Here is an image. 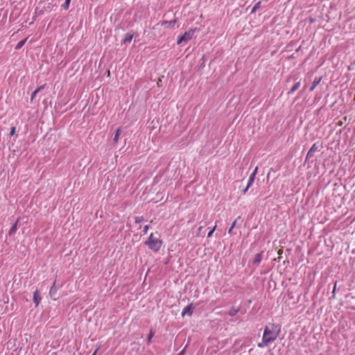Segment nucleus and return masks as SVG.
Segmentation results:
<instances>
[{
	"mask_svg": "<svg viewBox=\"0 0 355 355\" xmlns=\"http://www.w3.org/2000/svg\"><path fill=\"white\" fill-rule=\"evenodd\" d=\"M43 88H44V86H40V87H39L37 89H36L33 92V94H32V95H31V101H33V100L35 98V96H36L37 94L39 92H40L42 89H43Z\"/></svg>",
	"mask_w": 355,
	"mask_h": 355,
	"instance_id": "f8f14e48",
	"label": "nucleus"
},
{
	"mask_svg": "<svg viewBox=\"0 0 355 355\" xmlns=\"http://www.w3.org/2000/svg\"><path fill=\"white\" fill-rule=\"evenodd\" d=\"M26 40H27V38H25L24 40H22L20 42H19L18 44L15 46V49L16 50L20 49L24 45Z\"/></svg>",
	"mask_w": 355,
	"mask_h": 355,
	"instance_id": "ddd939ff",
	"label": "nucleus"
},
{
	"mask_svg": "<svg viewBox=\"0 0 355 355\" xmlns=\"http://www.w3.org/2000/svg\"><path fill=\"white\" fill-rule=\"evenodd\" d=\"M203 217L205 219H207L208 217V214H205Z\"/></svg>",
	"mask_w": 355,
	"mask_h": 355,
	"instance_id": "7c9ffc66",
	"label": "nucleus"
},
{
	"mask_svg": "<svg viewBox=\"0 0 355 355\" xmlns=\"http://www.w3.org/2000/svg\"><path fill=\"white\" fill-rule=\"evenodd\" d=\"M52 293H54V291H53V287L50 289V291H49L50 295H51Z\"/></svg>",
	"mask_w": 355,
	"mask_h": 355,
	"instance_id": "c756f323",
	"label": "nucleus"
},
{
	"mask_svg": "<svg viewBox=\"0 0 355 355\" xmlns=\"http://www.w3.org/2000/svg\"><path fill=\"white\" fill-rule=\"evenodd\" d=\"M132 38H133V35H132L130 33H127L125 36L123 43V44H125L127 42L130 43L131 42V40H132Z\"/></svg>",
	"mask_w": 355,
	"mask_h": 355,
	"instance_id": "9d476101",
	"label": "nucleus"
},
{
	"mask_svg": "<svg viewBox=\"0 0 355 355\" xmlns=\"http://www.w3.org/2000/svg\"><path fill=\"white\" fill-rule=\"evenodd\" d=\"M238 312V310L234 309V308H232L229 311V315H231V316H234Z\"/></svg>",
	"mask_w": 355,
	"mask_h": 355,
	"instance_id": "6ab92c4d",
	"label": "nucleus"
},
{
	"mask_svg": "<svg viewBox=\"0 0 355 355\" xmlns=\"http://www.w3.org/2000/svg\"><path fill=\"white\" fill-rule=\"evenodd\" d=\"M70 1H71V0H65V8H64L65 9H67V8H68L69 5V3H70Z\"/></svg>",
	"mask_w": 355,
	"mask_h": 355,
	"instance_id": "bb28decb",
	"label": "nucleus"
},
{
	"mask_svg": "<svg viewBox=\"0 0 355 355\" xmlns=\"http://www.w3.org/2000/svg\"><path fill=\"white\" fill-rule=\"evenodd\" d=\"M336 285L335 284V286H334V291H335V290H336Z\"/></svg>",
	"mask_w": 355,
	"mask_h": 355,
	"instance_id": "473e14b6",
	"label": "nucleus"
},
{
	"mask_svg": "<svg viewBox=\"0 0 355 355\" xmlns=\"http://www.w3.org/2000/svg\"><path fill=\"white\" fill-rule=\"evenodd\" d=\"M196 32V28H190L187 31L184 32V33L178 37L177 44L180 45L183 42H187L191 40Z\"/></svg>",
	"mask_w": 355,
	"mask_h": 355,
	"instance_id": "7ed1b4c3",
	"label": "nucleus"
},
{
	"mask_svg": "<svg viewBox=\"0 0 355 355\" xmlns=\"http://www.w3.org/2000/svg\"><path fill=\"white\" fill-rule=\"evenodd\" d=\"M153 336H154V332L152 330H150L149 332V334L148 336V338H147V341H148V344L150 343Z\"/></svg>",
	"mask_w": 355,
	"mask_h": 355,
	"instance_id": "a211bd4d",
	"label": "nucleus"
},
{
	"mask_svg": "<svg viewBox=\"0 0 355 355\" xmlns=\"http://www.w3.org/2000/svg\"><path fill=\"white\" fill-rule=\"evenodd\" d=\"M10 135L13 136L15 134V127H12L10 129Z\"/></svg>",
	"mask_w": 355,
	"mask_h": 355,
	"instance_id": "b1692460",
	"label": "nucleus"
},
{
	"mask_svg": "<svg viewBox=\"0 0 355 355\" xmlns=\"http://www.w3.org/2000/svg\"><path fill=\"white\" fill-rule=\"evenodd\" d=\"M207 225V223L205 222L203 225H200L198 230L197 235L200 236L204 226Z\"/></svg>",
	"mask_w": 355,
	"mask_h": 355,
	"instance_id": "412c9836",
	"label": "nucleus"
},
{
	"mask_svg": "<svg viewBox=\"0 0 355 355\" xmlns=\"http://www.w3.org/2000/svg\"><path fill=\"white\" fill-rule=\"evenodd\" d=\"M98 351V349L95 350V352H94V354L92 355H96V352Z\"/></svg>",
	"mask_w": 355,
	"mask_h": 355,
	"instance_id": "2f4dec72",
	"label": "nucleus"
},
{
	"mask_svg": "<svg viewBox=\"0 0 355 355\" xmlns=\"http://www.w3.org/2000/svg\"><path fill=\"white\" fill-rule=\"evenodd\" d=\"M322 80V77L315 78L313 82V85L310 88V91H313L315 88L320 84V81Z\"/></svg>",
	"mask_w": 355,
	"mask_h": 355,
	"instance_id": "0eeeda50",
	"label": "nucleus"
},
{
	"mask_svg": "<svg viewBox=\"0 0 355 355\" xmlns=\"http://www.w3.org/2000/svg\"><path fill=\"white\" fill-rule=\"evenodd\" d=\"M144 220L143 216H136L135 217V222L136 223H139Z\"/></svg>",
	"mask_w": 355,
	"mask_h": 355,
	"instance_id": "aec40b11",
	"label": "nucleus"
},
{
	"mask_svg": "<svg viewBox=\"0 0 355 355\" xmlns=\"http://www.w3.org/2000/svg\"><path fill=\"white\" fill-rule=\"evenodd\" d=\"M216 228V225H215L214 227L208 232V234H207L208 237H211L212 236Z\"/></svg>",
	"mask_w": 355,
	"mask_h": 355,
	"instance_id": "4be33fe9",
	"label": "nucleus"
},
{
	"mask_svg": "<svg viewBox=\"0 0 355 355\" xmlns=\"http://www.w3.org/2000/svg\"><path fill=\"white\" fill-rule=\"evenodd\" d=\"M261 1H258L252 8V10H251V13H254L256 12L257 10H258L259 8H260V6H261Z\"/></svg>",
	"mask_w": 355,
	"mask_h": 355,
	"instance_id": "dca6fc26",
	"label": "nucleus"
},
{
	"mask_svg": "<svg viewBox=\"0 0 355 355\" xmlns=\"http://www.w3.org/2000/svg\"><path fill=\"white\" fill-rule=\"evenodd\" d=\"M235 225H236V220H234V221L233 222V223L232 224V225H231L230 228L228 230V233H229V234H231V233H232V231L233 228L234 227Z\"/></svg>",
	"mask_w": 355,
	"mask_h": 355,
	"instance_id": "5701e85b",
	"label": "nucleus"
},
{
	"mask_svg": "<svg viewBox=\"0 0 355 355\" xmlns=\"http://www.w3.org/2000/svg\"><path fill=\"white\" fill-rule=\"evenodd\" d=\"M17 223H18V220L15 222V223L10 229V230L8 232L9 235H12L15 233V232L17 231Z\"/></svg>",
	"mask_w": 355,
	"mask_h": 355,
	"instance_id": "9b49d317",
	"label": "nucleus"
},
{
	"mask_svg": "<svg viewBox=\"0 0 355 355\" xmlns=\"http://www.w3.org/2000/svg\"><path fill=\"white\" fill-rule=\"evenodd\" d=\"M280 331L281 327L278 324L272 323L266 325L264 327L261 343H259L257 346L259 348L266 347L277 338Z\"/></svg>",
	"mask_w": 355,
	"mask_h": 355,
	"instance_id": "f257e3e1",
	"label": "nucleus"
},
{
	"mask_svg": "<svg viewBox=\"0 0 355 355\" xmlns=\"http://www.w3.org/2000/svg\"><path fill=\"white\" fill-rule=\"evenodd\" d=\"M257 171H258V167L257 166V167H255L253 172L250 175H254V176L255 177L257 173Z\"/></svg>",
	"mask_w": 355,
	"mask_h": 355,
	"instance_id": "a878e982",
	"label": "nucleus"
},
{
	"mask_svg": "<svg viewBox=\"0 0 355 355\" xmlns=\"http://www.w3.org/2000/svg\"><path fill=\"white\" fill-rule=\"evenodd\" d=\"M318 146L316 145V144H314L311 146V148H310V150H309L308 154H307V157H308V156H310V155H311V154L313 152H315V151L318 150Z\"/></svg>",
	"mask_w": 355,
	"mask_h": 355,
	"instance_id": "4468645a",
	"label": "nucleus"
},
{
	"mask_svg": "<svg viewBox=\"0 0 355 355\" xmlns=\"http://www.w3.org/2000/svg\"><path fill=\"white\" fill-rule=\"evenodd\" d=\"M192 313V305L189 304L184 307V309H183L182 312V316L184 317L185 315H191Z\"/></svg>",
	"mask_w": 355,
	"mask_h": 355,
	"instance_id": "39448f33",
	"label": "nucleus"
},
{
	"mask_svg": "<svg viewBox=\"0 0 355 355\" xmlns=\"http://www.w3.org/2000/svg\"><path fill=\"white\" fill-rule=\"evenodd\" d=\"M300 85H301L300 81L297 82L293 86V87L291 89V90L288 92V94L290 95V94L294 93L295 92H296L300 88Z\"/></svg>",
	"mask_w": 355,
	"mask_h": 355,
	"instance_id": "6e6552de",
	"label": "nucleus"
},
{
	"mask_svg": "<svg viewBox=\"0 0 355 355\" xmlns=\"http://www.w3.org/2000/svg\"><path fill=\"white\" fill-rule=\"evenodd\" d=\"M120 129H117L116 132H115V135L114 137V139H113V141H114V144H116L119 141V135H120Z\"/></svg>",
	"mask_w": 355,
	"mask_h": 355,
	"instance_id": "2eb2a0df",
	"label": "nucleus"
},
{
	"mask_svg": "<svg viewBox=\"0 0 355 355\" xmlns=\"http://www.w3.org/2000/svg\"><path fill=\"white\" fill-rule=\"evenodd\" d=\"M52 293H54V291H53V287L50 289V291H49L50 295H51Z\"/></svg>",
	"mask_w": 355,
	"mask_h": 355,
	"instance_id": "c85d7f7f",
	"label": "nucleus"
},
{
	"mask_svg": "<svg viewBox=\"0 0 355 355\" xmlns=\"http://www.w3.org/2000/svg\"><path fill=\"white\" fill-rule=\"evenodd\" d=\"M146 244L148 247L149 249L154 252H157L159 250V249L162 247V241L155 237L153 236V234L151 233L146 241Z\"/></svg>",
	"mask_w": 355,
	"mask_h": 355,
	"instance_id": "f03ea898",
	"label": "nucleus"
},
{
	"mask_svg": "<svg viewBox=\"0 0 355 355\" xmlns=\"http://www.w3.org/2000/svg\"><path fill=\"white\" fill-rule=\"evenodd\" d=\"M250 187H248V185L247 184L246 187L243 190V193L245 194Z\"/></svg>",
	"mask_w": 355,
	"mask_h": 355,
	"instance_id": "cd10ccee",
	"label": "nucleus"
},
{
	"mask_svg": "<svg viewBox=\"0 0 355 355\" xmlns=\"http://www.w3.org/2000/svg\"><path fill=\"white\" fill-rule=\"evenodd\" d=\"M41 301V297L39 295L38 290H36L33 293V302L35 304V306H37Z\"/></svg>",
	"mask_w": 355,
	"mask_h": 355,
	"instance_id": "423d86ee",
	"label": "nucleus"
},
{
	"mask_svg": "<svg viewBox=\"0 0 355 355\" xmlns=\"http://www.w3.org/2000/svg\"><path fill=\"white\" fill-rule=\"evenodd\" d=\"M177 20L175 19L170 21H163L162 22V25L164 26L165 28H170L173 27L175 24H176Z\"/></svg>",
	"mask_w": 355,
	"mask_h": 355,
	"instance_id": "20e7f679",
	"label": "nucleus"
},
{
	"mask_svg": "<svg viewBox=\"0 0 355 355\" xmlns=\"http://www.w3.org/2000/svg\"><path fill=\"white\" fill-rule=\"evenodd\" d=\"M255 177L254 175H250L248 179V187H251L254 181Z\"/></svg>",
	"mask_w": 355,
	"mask_h": 355,
	"instance_id": "f3484780",
	"label": "nucleus"
},
{
	"mask_svg": "<svg viewBox=\"0 0 355 355\" xmlns=\"http://www.w3.org/2000/svg\"><path fill=\"white\" fill-rule=\"evenodd\" d=\"M262 259V253H258L256 254L254 259V264L258 265Z\"/></svg>",
	"mask_w": 355,
	"mask_h": 355,
	"instance_id": "1a4fd4ad",
	"label": "nucleus"
},
{
	"mask_svg": "<svg viewBox=\"0 0 355 355\" xmlns=\"http://www.w3.org/2000/svg\"><path fill=\"white\" fill-rule=\"evenodd\" d=\"M149 229V226L148 225H145L143 230L144 234H146Z\"/></svg>",
	"mask_w": 355,
	"mask_h": 355,
	"instance_id": "393cba45",
	"label": "nucleus"
}]
</instances>
